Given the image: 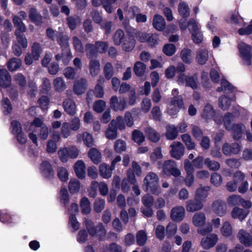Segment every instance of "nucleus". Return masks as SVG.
Masks as SVG:
<instances>
[{
    "mask_svg": "<svg viewBox=\"0 0 252 252\" xmlns=\"http://www.w3.org/2000/svg\"><path fill=\"white\" fill-rule=\"evenodd\" d=\"M108 44L105 41H96L94 44L87 43L86 45V51L87 56L91 59L90 63H99L97 60L98 53H105Z\"/></svg>",
    "mask_w": 252,
    "mask_h": 252,
    "instance_id": "f257e3e1",
    "label": "nucleus"
},
{
    "mask_svg": "<svg viewBox=\"0 0 252 252\" xmlns=\"http://www.w3.org/2000/svg\"><path fill=\"white\" fill-rule=\"evenodd\" d=\"M159 178L153 172H149L144 179L143 186L147 191L149 190L155 195H158L161 193V189L158 186Z\"/></svg>",
    "mask_w": 252,
    "mask_h": 252,
    "instance_id": "f03ea898",
    "label": "nucleus"
},
{
    "mask_svg": "<svg viewBox=\"0 0 252 252\" xmlns=\"http://www.w3.org/2000/svg\"><path fill=\"white\" fill-rule=\"evenodd\" d=\"M234 116L232 114L227 113L224 117V125L226 129L232 130L233 138L236 140H238L242 136L245 126L242 124H236L232 126L231 123L234 120Z\"/></svg>",
    "mask_w": 252,
    "mask_h": 252,
    "instance_id": "7ed1b4c3",
    "label": "nucleus"
},
{
    "mask_svg": "<svg viewBox=\"0 0 252 252\" xmlns=\"http://www.w3.org/2000/svg\"><path fill=\"white\" fill-rule=\"evenodd\" d=\"M79 153V149L75 146L61 148L58 152L59 158L63 163L66 162L69 158H76Z\"/></svg>",
    "mask_w": 252,
    "mask_h": 252,
    "instance_id": "20e7f679",
    "label": "nucleus"
},
{
    "mask_svg": "<svg viewBox=\"0 0 252 252\" xmlns=\"http://www.w3.org/2000/svg\"><path fill=\"white\" fill-rule=\"evenodd\" d=\"M85 223L89 234L91 236L97 235L99 239H104L106 234V230L102 223H99L95 226L93 221L88 219L85 220Z\"/></svg>",
    "mask_w": 252,
    "mask_h": 252,
    "instance_id": "39448f33",
    "label": "nucleus"
},
{
    "mask_svg": "<svg viewBox=\"0 0 252 252\" xmlns=\"http://www.w3.org/2000/svg\"><path fill=\"white\" fill-rule=\"evenodd\" d=\"M42 52L41 45L38 42H34L32 46V55L27 53L25 56L26 63H32L33 61H38Z\"/></svg>",
    "mask_w": 252,
    "mask_h": 252,
    "instance_id": "423d86ee",
    "label": "nucleus"
},
{
    "mask_svg": "<svg viewBox=\"0 0 252 252\" xmlns=\"http://www.w3.org/2000/svg\"><path fill=\"white\" fill-rule=\"evenodd\" d=\"M162 171L164 174H169L177 177L181 175V172L177 168V165L173 160H168L164 162L162 165Z\"/></svg>",
    "mask_w": 252,
    "mask_h": 252,
    "instance_id": "0eeeda50",
    "label": "nucleus"
},
{
    "mask_svg": "<svg viewBox=\"0 0 252 252\" xmlns=\"http://www.w3.org/2000/svg\"><path fill=\"white\" fill-rule=\"evenodd\" d=\"M183 98L179 95L174 97L170 101L167 109V112L170 115H176L183 106Z\"/></svg>",
    "mask_w": 252,
    "mask_h": 252,
    "instance_id": "6e6552de",
    "label": "nucleus"
},
{
    "mask_svg": "<svg viewBox=\"0 0 252 252\" xmlns=\"http://www.w3.org/2000/svg\"><path fill=\"white\" fill-rule=\"evenodd\" d=\"M170 147L171 148L170 154L172 158L179 160L184 156L185 147L181 142L174 141Z\"/></svg>",
    "mask_w": 252,
    "mask_h": 252,
    "instance_id": "1a4fd4ad",
    "label": "nucleus"
},
{
    "mask_svg": "<svg viewBox=\"0 0 252 252\" xmlns=\"http://www.w3.org/2000/svg\"><path fill=\"white\" fill-rule=\"evenodd\" d=\"M110 105L115 111H123L126 108V102L124 97L118 98L116 95H114L110 98Z\"/></svg>",
    "mask_w": 252,
    "mask_h": 252,
    "instance_id": "9d476101",
    "label": "nucleus"
},
{
    "mask_svg": "<svg viewBox=\"0 0 252 252\" xmlns=\"http://www.w3.org/2000/svg\"><path fill=\"white\" fill-rule=\"evenodd\" d=\"M241 56L246 61H250L252 58V47L245 42H241L238 45Z\"/></svg>",
    "mask_w": 252,
    "mask_h": 252,
    "instance_id": "9b49d317",
    "label": "nucleus"
},
{
    "mask_svg": "<svg viewBox=\"0 0 252 252\" xmlns=\"http://www.w3.org/2000/svg\"><path fill=\"white\" fill-rule=\"evenodd\" d=\"M211 208L212 211L220 217H222L226 213L225 203L221 200H217L213 202Z\"/></svg>",
    "mask_w": 252,
    "mask_h": 252,
    "instance_id": "f8f14e48",
    "label": "nucleus"
},
{
    "mask_svg": "<svg viewBox=\"0 0 252 252\" xmlns=\"http://www.w3.org/2000/svg\"><path fill=\"white\" fill-rule=\"evenodd\" d=\"M218 241L217 235L211 234L203 238L201 241V245L203 249L208 250L213 247Z\"/></svg>",
    "mask_w": 252,
    "mask_h": 252,
    "instance_id": "ddd939ff",
    "label": "nucleus"
},
{
    "mask_svg": "<svg viewBox=\"0 0 252 252\" xmlns=\"http://www.w3.org/2000/svg\"><path fill=\"white\" fill-rule=\"evenodd\" d=\"M186 210L189 212H195L201 210L203 207V204L201 200L196 199H190L186 203Z\"/></svg>",
    "mask_w": 252,
    "mask_h": 252,
    "instance_id": "4468645a",
    "label": "nucleus"
},
{
    "mask_svg": "<svg viewBox=\"0 0 252 252\" xmlns=\"http://www.w3.org/2000/svg\"><path fill=\"white\" fill-rule=\"evenodd\" d=\"M185 210L184 207L177 206L172 208L171 211L170 217L174 221H180L185 217Z\"/></svg>",
    "mask_w": 252,
    "mask_h": 252,
    "instance_id": "2eb2a0df",
    "label": "nucleus"
},
{
    "mask_svg": "<svg viewBox=\"0 0 252 252\" xmlns=\"http://www.w3.org/2000/svg\"><path fill=\"white\" fill-rule=\"evenodd\" d=\"M241 146L238 143H234L232 144L225 143L222 148L223 153L226 156H230L232 154H237L239 153Z\"/></svg>",
    "mask_w": 252,
    "mask_h": 252,
    "instance_id": "dca6fc26",
    "label": "nucleus"
},
{
    "mask_svg": "<svg viewBox=\"0 0 252 252\" xmlns=\"http://www.w3.org/2000/svg\"><path fill=\"white\" fill-rule=\"evenodd\" d=\"M237 238L241 243L246 247L252 245V236L244 229H240L237 234Z\"/></svg>",
    "mask_w": 252,
    "mask_h": 252,
    "instance_id": "f3484780",
    "label": "nucleus"
},
{
    "mask_svg": "<svg viewBox=\"0 0 252 252\" xmlns=\"http://www.w3.org/2000/svg\"><path fill=\"white\" fill-rule=\"evenodd\" d=\"M64 111L70 116H73L76 113V105L75 102L70 99H65L63 102Z\"/></svg>",
    "mask_w": 252,
    "mask_h": 252,
    "instance_id": "a211bd4d",
    "label": "nucleus"
},
{
    "mask_svg": "<svg viewBox=\"0 0 252 252\" xmlns=\"http://www.w3.org/2000/svg\"><path fill=\"white\" fill-rule=\"evenodd\" d=\"M11 84V78L5 69H0V86L6 88Z\"/></svg>",
    "mask_w": 252,
    "mask_h": 252,
    "instance_id": "6ab92c4d",
    "label": "nucleus"
},
{
    "mask_svg": "<svg viewBox=\"0 0 252 252\" xmlns=\"http://www.w3.org/2000/svg\"><path fill=\"white\" fill-rule=\"evenodd\" d=\"M40 171L42 175L47 178H51L54 176V172L52 165L47 161H44L41 163Z\"/></svg>",
    "mask_w": 252,
    "mask_h": 252,
    "instance_id": "aec40b11",
    "label": "nucleus"
},
{
    "mask_svg": "<svg viewBox=\"0 0 252 252\" xmlns=\"http://www.w3.org/2000/svg\"><path fill=\"white\" fill-rule=\"evenodd\" d=\"M144 132L147 138L151 142H157L160 138V134L151 127H145Z\"/></svg>",
    "mask_w": 252,
    "mask_h": 252,
    "instance_id": "412c9836",
    "label": "nucleus"
},
{
    "mask_svg": "<svg viewBox=\"0 0 252 252\" xmlns=\"http://www.w3.org/2000/svg\"><path fill=\"white\" fill-rule=\"evenodd\" d=\"M153 26L157 31H163L166 26V22L163 17L159 14H155L153 17Z\"/></svg>",
    "mask_w": 252,
    "mask_h": 252,
    "instance_id": "4be33fe9",
    "label": "nucleus"
},
{
    "mask_svg": "<svg viewBox=\"0 0 252 252\" xmlns=\"http://www.w3.org/2000/svg\"><path fill=\"white\" fill-rule=\"evenodd\" d=\"M73 167L78 178L83 179L85 177L86 165L82 160H77L74 164Z\"/></svg>",
    "mask_w": 252,
    "mask_h": 252,
    "instance_id": "5701e85b",
    "label": "nucleus"
},
{
    "mask_svg": "<svg viewBox=\"0 0 252 252\" xmlns=\"http://www.w3.org/2000/svg\"><path fill=\"white\" fill-rule=\"evenodd\" d=\"M87 85V81L86 79L82 78L76 81L73 87V91L77 95H80L85 93Z\"/></svg>",
    "mask_w": 252,
    "mask_h": 252,
    "instance_id": "b1692460",
    "label": "nucleus"
},
{
    "mask_svg": "<svg viewBox=\"0 0 252 252\" xmlns=\"http://www.w3.org/2000/svg\"><path fill=\"white\" fill-rule=\"evenodd\" d=\"M249 211L238 207H235L231 212V217L233 219H238L243 221L248 216Z\"/></svg>",
    "mask_w": 252,
    "mask_h": 252,
    "instance_id": "393cba45",
    "label": "nucleus"
},
{
    "mask_svg": "<svg viewBox=\"0 0 252 252\" xmlns=\"http://www.w3.org/2000/svg\"><path fill=\"white\" fill-rule=\"evenodd\" d=\"M106 137L111 140L115 139L117 137V129L116 128V122L113 120L109 124L108 127L105 131Z\"/></svg>",
    "mask_w": 252,
    "mask_h": 252,
    "instance_id": "a878e982",
    "label": "nucleus"
},
{
    "mask_svg": "<svg viewBox=\"0 0 252 252\" xmlns=\"http://www.w3.org/2000/svg\"><path fill=\"white\" fill-rule=\"evenodd\" d=\"M69 37L63 34V32H58L57 35V40L62 48V51H68L70 49L69 45Z\"/></svg>",
    "mask_w": 252,
    "mask_h": 252,
    "instance_id": "bb28decb",
    "label": "nucleus"
},
{
    "mask_svg": "<svg viewBox=\"0 0 252 252\" xmlns=\"http://www.w3.org/2000/svg\"><path fill=\"white\" fill-rule=\"evenodd\" d=\"M76 138L78 142L83 140L84 144L88 147H91L94 145V139L92 134L85 132L82 134L79 133L76 135Z\"/></svg>",
    "mask_w": 252,
    "mask_h": 252,
    "instance_id": "cd10ccee",
    "label": "nucleus"
},
{
    "mask_svg": "<svg viewBox=\"0 0 252 252\" xmlns=\"http://www.w3.org/2000/svg\"><path fill=\"white\" fill-rule=\"evenodd\" d=\"M88 155L94 164H97L101 162L102 156L98 149L95 148H91L88 151Z\"/></svg>",
    "mask_w": 252,
    "mask_h": 252,
    "instance_id": "c85d7f7f",
    "label": "nucleus"
},
{
    "mask_svg": "<svg viewBox=\"0 0 252 252\" xmlns=\"http://www.w3.org/2000/svg\"><path fill=\"white\" fill-rule=\"evenodd\" d=\"M192 222L196 227H201L205 224L206 222V216L203 212H197L194 214Z\"/></svg>",
    "mask_w": 252,
    "mask_h": 252,
    "instance_id": "c756f323",
    "label": "nucleus"
},
{
    "mask_svg": "<svg viewBox=\"0 0 252 252\" xmlns=\"http://www.w3.org/2000/svg\"><path fill=\"white\" fill-rule=\"evenodd\" d=\"M29 18L36 25H40L42 23V16L35 8L30 9Z\"/></svg>",
    "mask_w": 252,
    "mask_h": 252,
    "instance_id": "7c9ffc66",
    "label": "nucleus"
},
{
    "mask_svg": "<svg viewBox=\"0 0 252 252\" xmlns=\"http://www.w3.org/2000/svg\"><path fill=\"white\" fill-rule=\"evenodd\" d=\"M114 169L105 163L101 164L99 166V172L101 176L104 179L110 178L112 174Z\"/></svg>",
    "mask_w": 252,
    "mask_h": 252,
    "instance_id": "2f4dec72",
    "label": "nucleus"
},
{
    "mask_svg": "<svg viewBox=\"0 0 252 252\" xmlns=\"http://www.w3.org/2000/svg\"><path fill=\"white\" fill-rule=\"evenodd\" d=\"M135 40L131 36H127L122 43V49L126 52L131 51L134 48Z\"/></svg>",
    "mask_w": 252,
    "mask_h": 252,
    "instance_id": "473e14b6",
    "label": "nucleus"
},
{
    "mask_svg": "<svg viewBox=\"0 0 252 252\" xmlns=\"http://www.w3.org/2000/svg\"><path fill=\"white\" fill-rule=\"evenodd\" d=\"M178 131L175 125H168L166 126L165 136L167 139L174 140L178 136Z\"/></svg>",
    "mask_w": 252,
    "mask_h": 252,
    "instance_id": "72a5a7b5",
    "label": "nucleus"
},
{
    "mask_svg": "<svg viewBox=\"0 0 252 252\" xmlns=\"http://www.w3.org/2000/svg\"><path fill=\"white\" fill-rule=\"evenodd\" d=\"M209 188L208 187H200L198 188L195 194V198L203 201L208 195Z\"/></svg>",
    "mask_w": 252,
    "mask_h": 252,
    "instance_id": "f704fd0d",
    "label": "nucleus"
},
{
    "mask_svg": "<svg viewBox=\"0 0 252 252\" xmlns=\"http://www.w3.org/2000/svg\"><path fill=\"white\" fill-rule=\"evenodd\" d=\"M235 100L234 97L229 98L225 95L221 96L219 99V107L224 110H227L230 106L231 102Z\"/></svg>",
    "mask_w": 252,
    "mask_h": 252,
    "instance_id": "c9c22d12",
    "label": "nucleus"
},
{
    "mask_svg": "<svg viewBox=\"0 0 252 252\" xmlns=\"http://www.w3.org/2000/svg\"><path fill=\"white\" fill-rule=\"evenodd\" d=\"M126 36H127L125 35L123 30L121 29H118L115 32L113 35V42L116 45H120L121 43H123V40H125V37Z\"/></svg>",
    "mask_w": 252,
    "mask_h": 252,
    "instance_id": "e433bc0d",
    "label": "nucleus"
},
{
    "mask_svg": "<svg viewBox=\"0 0 252 252\" xmlns=\"http://www.w3.org/2000/svg\"><path fill=\"white\" fill-rule=\"evenodd\" d=\"M178 12L181 16L187 18L189 16V8L187 3L181 2L178 5Z\"/></svg>",
    "mask_w": 252,
    "mask_h": 252,
    "instance_id": "4c0bfd02",
    "label": "nucleus"
},
{
    "mask_svg": "<svg viewBox=\"0 0 252 252\" xmlns=\"http://www.w3.org/2000/svg\"><path fill=\"white\" fill-rule=\"evenodd\" d=\"M221 87H219L217 89L218 92H221L223 90L225 92H233L235 90V88L232 86L228 82L223 79L222 77L221 79Z\"/></svg>",
    "mask_w": 252,
    "mask_h": 252,
    "instance_id": "58836bf2",
    "label": "nucleus"
},
{
    "mask_svg": "<svg viewBox=\"0 0 252 252\" xmlns=\"http://www.w3.org/2000/svg\"><path fill=\"white\" fill-rule=\"evenodd\" d=\"M214 114L215 111L213 107L210 104H207L204 108L202 117L206 120H208L213 118Z\"/></svg>",
    "mask_w": 252,
    "mask_h": 252,
    "instance_id": "ea45409f",
    "label": "nucleus"
},
{
    "mask_svg": "<svg viewBox=\"0 0 252 252\" xmlns=\"http://www.w3.org/2000/svg\"><path fill=\"white\" fill-rule=\"evenodd\" d=\"M136 242L138 245L142 246L147 241V235L144 230H141L137 232L136 236Z\"/></svg>",
    "mask_w": 252,
    "mask_h": 252,
    "instance_id": "a19ab883",
    "label": "nucleus"
},
{
    "mask_svg": "<svg viewBox=\"0 0 252 252\" xmlns=\"http://www.w3.org/2000/svg\"><path fill=\"white\" fill-rule=\"evenodd\" d=\"M204 164L210 170L217 171L220 168V164L214 160H211L210 158H206L204 159Z\"/></svg>",
    "mask_w": 252,
    "mask_h": 252,
    "instance_id": "79ce46f5",
    "label": "nucleus"
},
{
    "mask_svg": "<svg viewBox=\"0 0 252 252\" xmlns=\"http://www.w3.org/2000/svg\"><path fill=\"white\" fill-rule=\"evenodd\" d=\"M53 85L55 90L59 92H63L66 88L65 83L61 77H57L54 79Z\"/></svg>",
    "mask_w": 252,
    "mask_h": 252,
    "instance_id": "37998d69",
    "label": "nucleus"
},
{
    "mask_svg": "<svg viewBox=\"0 0 252 252\" xmlns=\"http://www.w3.org/2000/svg\"><path fill=\"white\" fill-rule=\"evenodd\" d=\"M80 207L82 213L84 214H89L91 210L90 203L87 197H83L80 201Z\"/></svg>",
    "mask_w": 252,
    "mask_h": 252,
    "instance_id": "c03bdc74",
    "label": "nucleus"
},
{
    "mask_svg": "<svg viewBox=\"0 0 252 252\" xmlns=\"http://www.w3.org/2000/svg\"><path fill=\"white\" fill-rule=\"evenodd\" d=\"M80 184L79 181L76 179H71L68 185V189L71 193L77 192L80 189Z\"/></svg>",
    "mask_w": 252,
    "mask_h": 252,
    "instance_id": "a18cd8bd",
    "label": "nucleus"
},
{
    "mask_svg": "<svg viewBox=\"0 0 252 252\" xmlns=\"http://www.w3.org/2000/svg\"><path fill=\"white\" fill-rule=\"evenodd\" d=\"M61 134L63 138H67L71 135V129L69 127L68 122H64L62 124L61 128Z\"/></svg>",
    "mask_w": 252,
    "mask_h": 252,
    "instance_id": "49530a36",
    "label": "nucleus"
},
{
    "mask_svg": "<svg viewBox=\"0 0 252 252\" xmlns=\"http://www.w3.org/2000/svg\"><path fill=\"white\" fill-rule=\"evenodd\" d=\"M242 197L239 195L233 194L227 198V203L230 206H235L240 204Z\"/></svg>",
    "mask_w": 252,
    "mask_h": 252,
    "instance_id": "de8ad7c7",
    "label": "nucleus"
},
{
    "mask_svg": "<svg viewBox=\"0 0 252 252\" xmlns=\"http://www.w3.org/2000/svg\"><path fill=\"white\" fill-rule=\"evenodd\" d=\"M192 54V51L190 49L184 48L181 51L180 56L183 62L188 63L191 59Z\"/></svg>",
    "mask_w": 252,
    "mask_h": 252,
    "instance_id": "09e8293b",
    "label": "nucleus"
},
{
    "mask_svg": "<svg viewBox=\"0 0 252 252\" xmlns=\"http://www.w3.org/2000/svg\"><path fill=\"white\" fill-rule=\"evenodd\" d=\"M133 140L138 145L141 144L145 141V136L140 131L135 129L132 134Z\"/></svg>",
    "mask_w": 252,
    "mask_h": 252,
    "instance_id": "8fccbe9b",
    "label": "nucleus"
},
{
    "mask_svg": "<svg viewBox=\"0 0 252 252\" xmlns=\"http://www.w3.org/2000/svg\"><path fill=\"white\" fill-rule=\"evenodd\" d=\"M209 58L208 51L206 49L199 50L196 54V59L199 62L205 63Z\"/></svg>",
    "mask_w": 252,
    "mask_h": 252,
    "instance_id": "3c124183",
    "label": "nucleus"
},
{
    "mask_svg": "<svg viewBox=\"0 0 252 252\" xmlns=\"http://www.w3.org/2000/svg\"><path fill=\"white\" fill-rule=\"evenodd\" d=\"M57 175L59 178L63 182H66L68 179V172L63 167H59L57 168Z\"/></svg>",
    "mask_w": 252,
    "mask_h": 252,
    "instance_id": "603ef678",
    "label": "nucleus"
},
{
    "mask_svg": "<svg viewBox=\"0 0 252 252\" xmlns=\"http://www.w3.org/2000/svg\"><path fill=\"white\" fill-rule=\"evenodd\" d=\"M69 124L71 130L74 131L78 130L81 125L80 119L77 117H74L70 119Z\"/></svg>",
    "mask_w": 252,
    "mask_h": 252,
    "instance_id": "864d4df0",
    "label": "nucleus"
},
{
    "mask_svg": "<svg viewBox=\"0 0 252 252\" xmlns=\"http://www.w3.org/2000/svg\"><path fill=\"white\" fill-rule=\"evenodd\" d=\"M114 148L116 153H121L126 150V143L124 141L118 139L115 141Z\"/></svg>",
    "mask_w": 252,
    "mask_h": 252,
    "instance_id": "5fc2aeb1",
    "label": "nucleus"
},
{
    "mask_svg": "<svg viewBox=\"0 0 252 252\" xmlns=\"http://www.w3.org/2000/svg\"><path fill=\"white\" fill-rule=\"evenodd\" d=\"M221 232L225 237H228L232 235V228L229 222L225 221L223 223L221 228Z\"/></svg>",
    "mask_w": 252,
    "mask_h": 252,
    "instance_id": "6e6d98bb",
    "label": "nucleus"
},
{
    "mask_svg": "<svg viewBox=\"0 0 252 252\" xmlns=\"http://www.w3.org/2000/svg\"><path fill=\"white\" fill-rule=\"evenodd\" d=\"M176 50V46L172 43L164 45L162 48L163 53L168 56H172L175 53Z\"/></svg>",
    "mask_w": 252,
    "mask_h": 252,
    "instance_id": "4d7b16f0",
    "label": "nucleus"
},
{
    "mask_svg": "<svg viewBox=\"0 0 252 252\" xmlns=\"http://www.w3.org/2000/svg\"><path fill=\"white\" fill-rule=\"evenodd\" d=\"M72 44L75 50L80 53L84 52V47L81 40L77 36L72 37Z\"/></svg>",
    "mask_w": 252,
    "mask_h": 252,
    "instance_id": "13d9d810",
    "label": "nucleus"
},
{
    "mask_svg": "<svg viewBox=\"0 0 252 252\" xmlns=\"http://www.w3.org/2000/svg\"><path fill=\"white\" fill-rule=\"evenodd\" d=\"M103 252H123V251L121 246L112 243L104 248Z\"/></svg>",
    "mask_w": 252,
    "mask_h": 252,
    "instance_id": "bf43d9fd",
    "label": "nucleus"
},
{
    "mask_svg": "<svg viewBox=\"0 0 252 252\" xmlns=\"http://www.w3.org/2000/svg\"><path fill=\"white\" fill-rule=\"evenodd\" d=\"M150 160L151 161L155 162L157 160L160 159L162 158V154L161 150L160 147H157L154 149L153 152L151 154Z\"/></svg>",
    "mask_w": 252,
    "mask_h": 252,
    "instance_id": "052dcab7",
    "label": "nucleus"
},
{
    "mask_svg": "<svg viewBox=\"0 0 252 252\" xmlns=\"http://www.w3.org/2000/svg\"><path fill=\"white\" fill-rule=\"evenodd\" d=\"M106 107V103L103 100L96 101L93 105V109L97 113L102 112Z\"/></svg>",
    "mask_w": 252,
    "mask_h": 252,
    "instance_id": "680f3d73",
    "label": "nucleus"
},
{
    "mask_svg": "<svg viewBox=\"0 0 252 252\" xmlns=\"http://www.w3.org/2000/svg\"><path fill=\"white\" fill-rule=\"evenodd\" d=\"M3 112L4 115H8L12 111V106L9 100L7 98H4L1 101Z\"/></svg>",
    "mask_w": 252,
    "mask_h": 252,
    "instance_id": "e2e57ef3",
    "label": "nucleus"
},
{
    "mask_svg": "<svg viewBox=\"0 0 252 252\" xmlns=\"http://www.w3.org/2000/svg\"><path fill=\"white\" fill-rule=\"evenodd\" d=\"M134 71L137 76H142L146 71V66L145 64H135Z\"/></svg>",
    "mask_w": 252,
    "mask_h": 252,
    "instance_id": "0e129e2a",
    "label": "nucleus"
},
{
    "mask_svg": "<svg viewBox=\"0 0 252 252\" xmlns=\"http://www.w3.org/2000/svg\"><path fill=\"white\" fill-rule=\"evenodd\" d=\"M210 76L212 81L215 83H219L220 80H221V76L219 69L213 68L210 72Z\"/></svg>",
    "mask_w": 252,
    "mask_h": 252,
    "instance_id": "69168bd1",
    "label": "nucleus"
},
{
    "mask_svg": "<svg viewBox=\"0 0 252 252\" xmlns=\"http://www.w3.org/2000/svg\"><path fill=\"white\" fill-rule=\"evenodd\" d=\"M10 128L11 129V132L13 134L22 132V128L21 124L16 120H13L11 122Z\"/></svg>",
    "mask_w": 252,
    "mask_h": 252,
    "instance_id": "338daca9",
    "label": "nucleus"
},
{
    "mask_svg": "<svg viewBox=\"0 0 252 252\" xmlns=\"http://www.w3.org/2000/svg\"><path fill=\"white\" fill-rule=\"evenodd\" d=\"M221 175L216 172L213 173L211 177V182L212 184L216 187L219 186L222 183Z\"/></svg>",
    "mask_w": 252,
    "mask_h": 252,
    "instance_id": "774afa93",
    "label": "nucleus"
}]
</instances>
